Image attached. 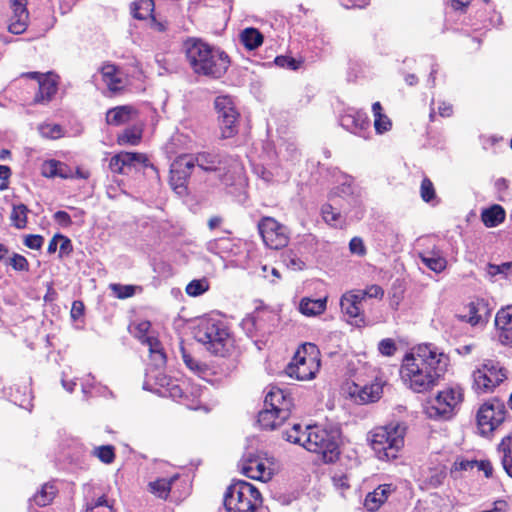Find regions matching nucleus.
Listing matches in <instances>:
<instances>
[{"label": "nucleus", "mask_w": 512, "mask_h": 512, "mask_svg": "<svg viewBox=\"0 0 512 512\" xmlns=\"http://www.w3.org/2000/svg\"><path fill=\"white\" fill-rule=\"evenodd\" d=\"M450 363L447 354L432 344L419 345L405 354L400 366V377L416 393L431 391L445 375Z\"/></svg>", "instance_id": "f257e3e1"}, {"label": "nucleus", "mask_w": 512, "mask_h": 512, "mask_svg": "<svg viewBox=\"0 0 512 512\" xmlns=\"http://www.w3.org/2000/svg\"><path fill=\"white\" fill-rule=\"evenodd\" d=\"M183 47L186 59L195 74L218 79L230 66V57L226 52L211 46L201 38H188L184 41Z\"/></svg>", "instance_id": "f03ea898"}, {"label": "nucleus", "mask_w": 512, "mask_h": 512, "mask_svg": "<svg viewBox=\"0 0 512 512\" xmlns=\"http://www.w3.org/2000/svg\"><path fill=\"white\" fill-rule=\"evenodd\" d=\"M194 337L215 356L227 357L235 349L234 338L228 326L217 318H202L194 328Z\"/></svg>", "instance_id": "7ed1b4c3"}, {"label": "nucleus", "mask_w": 512, "mask_h": 512, "mask_svg": "<svg viewBox=\"0 0 512 512\" xmlns=\"http://www.w3.org/2000/svg\"><path fill=\"white\" fill-rule=\"evenodd\" d=\"M406 426L399 422H391L379 426L371 432V448L381 461H391L398 458L404 447Z\"/></svg>", "instance_id": "20e7f679"}, {"label": "nucleus", "mask_w": 512, "mask_h": 512, "mask_svg": "<svg viewBox=\"0 0 512 512\" xmlns=\"http://www.w3.org/2000/svg\"><path fill=\"white\" fill-rule=\"evenodd\" d=\"M223 503L227 512H259L263 505V498L253 484L237 480L226 488Z\"/></svg>", "instance_id": "39448f33"}, {"label": "nucleus", "mask_w": 512, "mask_h": 512, "mask_svg": "<svg viewBox=\"0 0 512 512\" xmlns=\"http://www.w3.org/2000/svg\"><path fill=\"white\" fill-rule=\"evenodd\" d=\"M304 448L320 456L325 464H334L340 459L339 435L317 425L308 428Z\"/></svg>", "instance_id": "423d86ee"}, {"label": "nucleus", "mask_w": 512, "mask_h": 512, "mask_svg": "<svg viewBox=\"0 0 512 512\" xmlns=\"http://www.w3.org/2000/svg\"><path fill=\"white\" fill-rule=\"evenodd\" d=\"M320 367V350L315 344L307 342L297 348L285 371L290 378L307 381L316 377Z\"/></svg>", "instance_id": "0eeeda50"}, {"label": "nucleus", "mask_w": 512, "mask_h": 512, "mask_svg": "<svg viewBox=\"0 0 512 512\" xmlns=\"http://www.w3.org/2000/svg\"><path fill=\"white\" fill-rule=\"evenodd\" d=\"M463 400L464 393L461 387H446L427 402L425 413L430 419L448 420L456 413Z\"/></svg>", "instance_id": "6e6552de"}, {"label": "nucleus", "mask_w": 512, "mask_h": 512, "mask_svg": "<svg viewBox=\"0 0 512 512\" xmlns=\"http://www.w3.org/2000/svg\"><path fill=\"white\" fill-rule=\"evenodd\" d=\"M472 388L478 394L492 393L507 379V370L497 361L488 359L472 373Z\"/></svg>", "instance_id": "1a4fd4ad"}, {"label": "nucleus", "mask_w": 512, "mask_h": 512, "mask_svg": "<svg viewBox=\"0 0 512 512\" xmlns=\"http://www.w3.org/2000/svg\"><path fill=\"white\" fill-rule=\"evenodd\" d=\"M508 411L505 403L497 397L485 401L478 409L476 419L481 435H491L503 424Z\"/></svg>", "instance_id": "9d476101"}, {"label": "nucleus", "mask_w": 512, "mask_h": 512, "mask_svg": "<svg viewBox=\"0 0 512 512\" xmlns=\"http://www.w3.org/2000/svg\"><path fill=\"white\" fill-rule=\"evenodd\" d=\"M220 138L229 139L239 132L240 113L229 96H218L215 99Z\"/></svg>", "instance_id": "9b49d317"}, {"label": "nucleus", "mask_w": 512, "mask_h": 512, "mask_svg": "<svg viewBox=\"0 0 512 512\" xmlns=\"http://www.w3.org/2000/svg\"><path fill=\"white\" fill-rule=\"evenodd\" d=\"M257 227L263 242L270 249L279 250L288 245L287 228L273 217H262Z\"/></svg>", "instance_id": "f8f14e48"}, {"label": "nucleus", "mask_w": 512, "mask_h": 512, "mask_svg": "<svg viewBox=\"0 0 512 512\" xmlns=\"http://www.w3.org/2000/svg\"><path fill=\"white\" fill-rule=\"evenodd\" d=\"M21 78L37 81L38 91L33 99L34 104H48L58 91L60 77L53 72H25L21 74Z\"/></svg>", "instance_id": "ddd939ff"}, {"label": "nucleus", "mask_w": 512, "mask_h": 512, "mask_svg": "<svg viewBox=\"0 0 512 512\" xmlns=\"http://www.w3.org/2000/svg\"><path fill=\"white\" fill-rule=\"evenodd\" d=\"M240 469L246 477L267 482L274 474L273 462L257 454H248L240 461Z\"/></svg>", "instance_id": "4468645a"}, {"label": "nucleus", "mask_w": 512, "mask_h": 512, "mask_svg": "<svg viewBox=\"0 0 512 512\" xmlns=\"http://www.w3.org/2000/svg\"><path fill=\"white\" fill-rule=\"evenodd\" d=\"M195 168L192 154H181L175 158L170 167L169 183L174 190L186 189Z\"/></svg>", "instance_id": "2eb2a0df"}, {"label": "nucleus", "mask_w": 512, "mask_h": 512, "mask_svg": "<svg viewBox=\"0 0 512 512\" xmlns=\"http://www.w3.org/2000/svg\"><path fill=\"white\" fill-rule=\"evenodd\" d=\"M264 407L279 413L280 418H289L294 408V400L290 392L277 386H271L264 399Z\"/></svg>", "instance_id": "dca6fc26"}, {"label": "nucleus", "mask_w": 512, "mask_h": 512, "mask_svg": "<svg viewBox=\"0 0 512 512\" xmlns=\"http://www.w3.org/2000/svg\"><path fill=\"white\" fill-rule=\"evenodd\" d=\"M136 163L142 164L144 167L149 165V158L144 153L121 151L111 157L109 168L113 173L126 174Z\"/></svg>", "instance_id": "f3484780"}, {"label": "nucleus", "mask_w": 512, "mask_h": 512, "mask_svg": "<svg viewBox=\"0 0 512 512\" xmlns=\"http://www.w3.org/2000/svg\"><path fill=\"white\" fill-rule=\"evenodd\" d=\"M362 301L357 290H351L342 295L340 307L342 312L351 320V323L359 325L365 322Z\"/></svg>", "instance_id": "a211bd4d"}, {"label": "nucleus", "mask_w": 512, "mask_h": 512, "mask_svg": "<svg viewBox=\"0 0 512 512\" xmlns=\"http://www.w3.org/2000/svg\"><path fill=\"white\" fill-rule=\"evenodd\" d=\"M27 0H11L10 8L12 14L9 17L8 31L15 35L24 33L29 24V11Z\"/></svg>", "instance_id": "6ab92c4d"}, {"label": "nucleus", "mask_w": 512, "mask_h": 512, "mask_svg": "<svg viewBox=\"0 0 512 512\" xmlns=\"http://www.w3.org/2000/svg\"><path fill=\"white\" fill-rule=\"evenodd\" d=\"M494 322L499 343L512 348V305L499 309Z\"/></svg>", "instance_id": "aec40b11"}, {"label": "nucleus", "mask_w": 512, "mask_h": 512, "mask_svg": "<svg viewBox=\"0 0 512 512\" xmlns=\"http://www.w3.org/2000/svg\"><path fill=\"white\" fill-rule=\"evenodd\" d=\"M99 72L109 92L120 94L124 91L126 81L123 77V72L117 65L111 62H104Z\"/></svg>", "instance_id": "412c9836"}, {"label": "nucleus", "mask_w": 512, "mask_h": 512, "mask_svg": "<svg viewBox=\"0 0 512 512\" xmlns=\"http://www.w3.org/2000/svg\"><path fill=\"white\" fill-rule=\"evenodd\" d=\"M348 394L357 404L376 402L382 394V386L379 383L359 385L352 383L348 386Z\"/></svg>", "instance_id": "4be33fe9"}, {"label": "nucleus", "mask_w": 512, "mask_h": 512, "mask_svg": "<svg viewBox=\"0 0 512 512\" xmlns=\"http://www.w3.org/2000/svg\"><path fill=\"white\" fill-rule=\"evenodd\" d=\"M396 490L397 486L392 483L378 485L366 495L363 504L365 509L369 512L378 511Z\"/></svg>", "instance_id": "5701e85b"}, {"label": "nucleus", "mask_w": 512, "mask_h": 512, "mask_svg": "<svg viewBox=\"0 0 512 512\" xmlns=\"http://www.w3.org/2000/svg\"><path fill=\"white\" fill-rule=\"evenodd\" d=\"M192 160L197 166L205 172H217L224 164V156L218 151H200L192 154Z\"/></svg>", "instance_id": "b1692460"}, {"label": "nucleus", "mask_w": 512, "mask_h": 512, "mask_svg": "<svg viewBox=\"0 0 512 512\" xmlns=\"http://www.w3.org/2000/svg\"><path fill=\"white\" fill-rule=\"evenodd\" d=\"M341 124L347 130L357 134L370 127V119L362 110H351L342 115Z\"/></svg>", "instance_id": "393cba45"}, {"label": "nucleus", "mask_w": 512, "mask_h": 512, "mask_svg": "<svg viewBox=\"0 0 512 512\" xmlns=\"http://www.w3.org/2000/svg\"><path fill=\"white\" fill-rule=\"evenodd\" d=\"M418 256L422 263L435 273H441L447 267V260L436 245H433L431 249L427 248L420 251Z\"/></svg>", "instance_id": "a878e982"}, {"label": "nucleus", "mask_w": 512, "mask_h": 512, "mask_svg": "<svg viewBox=\"0 0 512 512\" xmlns=\"http://www.w3.org/2000/svg\"><path fill=\"white\" fill-rule=\"evenodd\" d=\"M138 111L132 105H120L109 109L106 113V123L112 126H120L128 123Z\"/></svg>", "instance_id": "bb28decb"}, {"label": "nucleus", "mask_w": 512, "mask_h": 512, "mask_svg": "<svg viewBox=\"0 0 512 512\" xmlns=\"http://www.w3.org/2000/svg\"><path fill=\"white\" fill-rule=\"evenodd\" d=\"M483 312H487L486 304L482 300H476L465 305L458 317L460 320L475 326L484 322Z\"/></svg>", "instance_id": "cd10ccee"}, {"label": "nucleus", "mask_w": 512, "mask_h": 512, "mask_svg": "<svg viewBox=\"0 0 512 512\" xmlns=\"http://www.w3.org/2000/svg\"><path fill=\"white\" fill-rule=\"evenodd\" d=\"M42 175L46 178H55L59 177L62 179H72L74 178V173L72 168L61 161L50 159L43 163L42 165Z\"/></svg>", "instance_id": "c85d7f7f"}, {"label": "nucleus", "mask_w": 512, "mask_h": 512, "mask_svg": "<svg viewBox=\"0 0 512 512\" xmlns=\"http://www.w3.org/2000/svg\"><path fill=\"white\" fill-rule=\"evenodd\" d=\"M327 300V296L318 299L303 297L299 302V312L307 317L319 316L326 311Z\"/></svg>", "instance_id": "c756f323"}, {"label": "nucleus", "mask_w": 512, "mask_h": 512, "mask_svg": "<svg viewBox=\"0 0 512 512\" xmlns=\"http://www.w3.org/2000/svg\"><path fill=\"white\" fill-rule=\"evenodd\" d=\"M178 480V474H175L170 478H158L148 483V491L155 497L166 500L171 492L172 485Z\"/></svg>", "instance_id": "7c9ffc66"}, {"label": "nucleus", "mask_w": 512, "mask_h": 512, "mask_svg": "<svg viewBox=\"0 0 512 512\" xmlns=\"http://www.w3.org/2000/svg\"><path fill=\"white\" fill-rule=\"evenodd\" d=\"M481 221L487 228L497 227L502 224L506 218L505 209L499 204H493L481 212Z\"/></svg>", "instance_id": "2f4dec72"}, {"label": "nucleus", "mask_w": 512, "mask_h": 512, "mask_svg": "<svg viewBox=\"0 0 512 512\" xmlns=\"http://www.w3.org/2000/svg\"><path fill=\"white\" fill-rule=\"evenodd\" d=\"M239 41L248 51L259 48L264 42V35L254 27H247L239 34Z\"/></svg>", "instance_id": "473e14b6"}, {"label": "nucleus", "mask_w": 512, "mask_h": 512, "mask_svg": "<svg viewBox=\"0 0 512 512\" xmlns=\"http://www.w3.org/2000/svg\"><path fill=\"white\" fill-rule=\"evenodd\" d=\"M58 494V488L54 481L44 483L41 488L33 495L31 501L38 507H45L50 505L56 495Z\"/></svg>", "instance_id": "72a5a7b5"}, {"label": "nucleus", "mask_w": 512, "mask_h": 512, "mask_svg": "<svg viewBox=\"0 0 512 512\" xmlns=\"http://www.w3.org/2000/svg\"><path fill=\"white\" fill-rule=\"evenodd\" d=\"M288 418H280L279 413H274L272 409L264 407L258 413L257 422L265 430H274L282 426Z\"/></svg>", "instance_id": "f704fd0d"}, {"label": "nucleus", "mask_w": 512, "mask_h": 512, "mask_svg": "<svg viewBox=\"0 0 512 512\" xmlns=\"http://www.w3.org/2000/svg\"><path fill=\"white\" fill-rule=\"evenodd\" d=\"M154 8L153 0H135L130 5V13L137 20H146L152 17Z\"/></svg>", "instance_id": "c9c22d12"}, {"label": "nucleus", "mask_w": 512, "mask_h": 512, "mask_svg": "<svg viewBox=\"0 0 512 512\" xmlns=\"http://www.w3.org/2000/svg\"><path fill=\"white\" fill-rule=\"evenodd\" d=\"M498 451L502 453L501 464L503 469L512 478V433L501 440Z\"/></svg>", "instance_id": "e433bc0d"}, {"label": "nucleus", "mask_w": 512, "mask_h": 512, "mask_svg": "<svg viewBox=\"0 0 512 512\" xmlns=\"http://www.w3.org/2000/svg\"><path fill=\"white\" fill-rule=\"evenodd\" d=\"M372 112L374 115L375 131L378 134H383L389 131L392 127V122L389 117L383 113V107L380 102L373 103Z\"/></svg>", "instance_id": "4c0bfd02"}, {"label": "nucleus", "mask_w": 512, "mask_h": 512, "mask_svg": "<svg viewBox=\"0 0 512 512\" xmlns=\"http://www.w3.org/2000/svg\"><path fill=\"white\" fill-rule=\"evenodd\" d=\"M29 208L23 204H14L10 213L11 225L16 229H25L28 223Z\"/></svg>", "instance_id": "58836bf2"}, {"label": "nucleus", "mask_w": 512, "mask_h": 512, "mask_svg": "<svg viewBox=\"0 0 512 512\" xmlns=\"http://www.w3.org/2000/svg\"><path fill=\"white\" fill-rule=\"evenodd\" d=\"M144 345L148 346L150 357L152 361L155 362L156 366H164L166 364V353L164 351L162 343L159 341L157 337L146 339V343Z\"/></svg>", "instance_id": "ea45409f"}, {"label": "nucleus", "mask_w": 512, "mask_h": 512, "mask_svg": "<svg viewBox=\"0 0 512 512\" xmlns=\"http://www.w3.org/2000/svg\"><path fill=\"white\" fill-rule=\"evenodd\" d=\"M142 140V129L138 127H128L122 133L117 135V144L136 146Z\"/></svg>", "instance_id": "a19ab883"}, {"label": "nucleus", "mask_w": 512, "mask_h": 512, "mask_svg": "<svg viewBox=\"0 0 512 512\" xmlns=\"http://www.w3.org/2000/svg\"><path fill=\"white\" fill-rule=\"evenodd\" d=\"M310 427L311 426H306L305 428H303L301 424H293L290 429L285 431V439L288 442H291L293 444H299L302 447H304L305 438L306 435L308 434V428Z\"/></svg>", "instance_id": "79ce46f5"}, {"label": "nucleus", "mask_w": 512, "mask_h": 512, "mask_svg": "<svg viewBox=\"0 0 512 512\" xmlns=\"http://www.w3.org/2000/svg\"><path fill=\"white\" fill-rule=\"evenodd\" d=\"M321 215L324 222L334 228L341 226L342 215L331 204L325 203L321 207Z\"/></svg>", "instance_id": "37998d69"}, {"label": "nucleus", "mask_w": 512, "mask_h": 512, "mask_svg": "<svg viewBox=\"0 0 512 512\" xmlns=\"http://www.w3.org/2000/svg\"><path fill=\"white\" fill-rule=\"evenodd\" d=\"M166 391L168 392L169 396L173 398L176 401H179L185 405L187 404L188 395L186 393V389L184 388V383H178L176 381L170 380L167 383Z\"/></svg>", "instance_id": "c03bdc74"}, {"label": "nucleus", "mask_w": 512, "mask_h": 512, "mask_svg": "<svg viewBox=\"0 0 512 512\" xmlns=\"http://www.w3.org/2000/svg\"><path fill=\"white\" fill-rule=\"evenodd\" d=\"M420 196L424 202H431L436 198V191L433 182L425 176L420 185Z\"/></svg>", "instance_id": "a18cd8bd"}, {"label": "nucleus", "mask_w": 512, "mask_h": 512, "mask_svg": "<svg viewBox=\"0 0 512 512\" xmlns=\"http://www.w3.org/2000/svg\"><path fill=\"white\" fill-rule=\"evenodd\" d=\"M476 464H477V460H467L464 458H457L454 461V463L450 469V474L452 477L457 478L458 472L472 470L475 468Z\"/></svg>", "instance_id": "49530a36"}, {"label": "nucleus", "mask_w": 512, "mask_h": 512, "mask_svg": "<svg viewBox=\"0 0 512 512\" xmlns=\"http://www.w3.org/2000/svg\"><path fill=\"white\" fill-rule=\"evenodd\" d=\"M274 63L278 67L296 71L301 67L303 61L297 60L291 56L279 55V56L275 57Z\"/></svg>", "instance_id": "de8ad7c7"}, {"label": "nucleus", "mask_w": 512, "mask_h": 512, "mask_svg": "<svg viewBox=\"0 0 512 512\" xmlns=\"http://www.w3.org/2000/svg\"><path fill=\"white\" fill-rule=\"evenodd\" d=\"M110 289L118 299H127L133 297L136 292V286L123 285L119 283L111 284Z\"/></svg>", "instance_id": "09e8293b"}, {"label": "nucleus", "mask_w": 512, "mask_h": 512, "mask_svg": "<svg viewBox=\"0 0 512 512\" xmlns=\"http://www.w3.org/2000/svg\"><path fill=\"white\" fill-rule=\"evenodd\" d=\"M209 288V284L205 279L202 280H192L186 286V293L189 296H199L205 293Z\"/></svg>", "instance_id": "8fccbe9b"}, {"label": "nucleus", "mask_w": 512, "mask_h": 512, "mask_svg": "<svg viewBox=\"0 0 512 512\" xmlns=\"http://www.w3.org/2000/svg\"><path fill=\"white\" fill-rule=\"evenodd\" d=\"M95 455L105 464H110L115 459V449L112 445H102L95 449Z\"/></svg>", "instance_id": "3c124183"}, {"label": "nucleus", "mask_w": 512, "mask_h": 512, "mask_svg": "<svg viewBox=\"0 0 512 512\" xmlns=\"http://www.w3.org/2000/svg\"><path fill=\"white\" fill-rule=\"evenodd\" d=\"M180 351H181V355H182V359L185 363V365L187 366V368H189L191 371L193 372H197V373H200V372H203L204 371V368L203 366L201 365V363L199 361H197L186 349L184 346H181L180 347Z\"/></svg>", "instance_id": "603ef678"}, {"label": "nucleus", "mask_w": 512, "mask_h": 512, "mask_svg": "<svg viewBox=\"0 0 512 512\" xmlns=\"http://www.w3.org/2000/svg\"><path fill=\"white\" fill-rule=\"evenodd\" d=\"M357 292L359 293L362 300L365 298H375L381 300L384 297V289L377 284L369 285L363 290H357Z\"/></svg>", "instance_id": "864d4df0"}, {"label": "nucleus", "mask_w": 512, "mask_h": 512, "mask_svg": "<svg viewBox=\"0 0 512 512\" xmlns=\"http://www.w3.org/2000/svg\"><path fill=\"white\" fill-rule=\"evenodd\" d=\"M151 327L149 321H141L134 326V337H136L142 344L146 343V339H151L154 336H148V331Z\"/></svg>", "instance_id": "5fc2aeb1"}, {"label": "nucleus", "mask_w": 512, "mask_h": 512, "mask_svg": "<svg viewBox=\"0 0 512 512\" xmlns=\"http://www.w3.org/2000/svg\"><path fill=\"white\" fill-rule=\"evenodd\" d=\"M40 133L42 136L51 138V139H57L62 137V127L59 124H45L41 125Z\"/></svg>", "instance_id": "6e6d98bb"}, {"label": "nucleus", "mask_w": 512, "mask_h": 512, "mask_svg": "<svg viewBox=\"0 0 512 512\" xmlns=\"http://www.w3.org/2000/svg\"><path fill=\"white\" fill-rule=\"evenodd\" d=\"M9 265L15 271H28L29 270V262L28 260L21 254L13 253L9 259Z\"/></svg>", "instance_id": "4d7b16f0"}, {"label": "nucleus", "mask_w": 512, "mask_h": 512, "mask_svg": "<svg viewBox=\"0 0 512 512\" xmlns=\"http://www.w3.org/2000/svg\"><path fill=\"white\" fill-rule=\"evenodd\" d=\"M378 350L382 355L390 357L396 353L397 346L393 339L385 338L379 342Z\"/></svg>", "instance_id": "13d9d810"}, {"label": "nucleus", "mask_w": 512, "mask_h": 512, "mask_svg": "<svg viewBox=\"0 0 512 512\" xmlns=\"http://www.w3.org/2000/svg\"><path fill=\"white\" fill-rule=\"evenodd\" d=\"M512 268V262H505L500 265L489 263L486 267L487 274L494 277L498 274H507Z\"/></svg>", "instance_id": "bf43d9fd"}, {"label": "nucleus", "mask_w": 512, "mask_h": 512, "mask_svg": "<svg viewBox=\"0 0 512 512\" xmlns=\"http://www.w3.org/2000/svg\"><path fill=\"white\" fill-rule=\"evenodd\" d=\"M44 243V237L39 234H29L24 238V245L30 249L39 250Z\"/></svg>", "instance_id": "052dcab7"}, {"label": "nucleus", "mask_w": 512, "mask_h": 512, "mask_svg": "<svg viewBox=\"0 0 512 512\" xmlns=\"http://www.w3.org/2000/svg\"><path fill=\"white\" fill-rule=\"evenodd\" d=\"M12 176V170L7 165H0V191H5L9 188V180Z\"/></svg>", "instance_id": "680f3d73"}, {"label": "nucleus", "mask_w": 512, "mask_h": 512, "mask_svg": "<svg viewBox=\"0 0 512 512\" xmlns=\"http://www.w3.org/2000/svg\"><path fill=\"white\" fill-rule=\"evenodd\" d=\"M349 249L351 253L357 254L359 256H364L366 254V247L364 245L363 240L360 237H353L350 240Z\"/></svg>", "instance_id": "e2e57ef3"}, {"label": "nucleus", "mask_w": 512, "mask_h": 512, "mask_svg": "<svg viewBox=\"0 0 512 512\" xmlns=\"http://www.w3.org/2000/svg\"><path fill=\"white\" fill-rule=\"evenodd\" d=\"M53 218L62 227H69L72 225L71 216L64 210L55 212Z\"/></svg>", "instance_id": "0e129e2a"}, {"label": "nucleus", "mask_w": 512, "mask_h": 512, "mask_svg": "<svg viewBox=\"0 0 512 512\" xmlns=\"http://www.w3.org/2000/svg\"><path fill=\"white\" fill-rule=\"evenodd\" d=\"M84 312H85L84 303L80 300L73 301L71 311H70L71 318L73 320H78L84 316Z\"/></svg>", "instance_id": "69168bd1"}, {"label": "nucleus", "mask_w": 512, "mask_h": 512, "mask_svg": "<svg viewBox=\"0 0 512 512\" xmlns=\"http://www.w3.org/2000/svg\"><path fill=\"white\" fill-rule=\"evenodd\" d=\"M479 471H483L486 478H490L493 475V465L489 460H477L476 466Z\"/></svg>", "instance_id": "338daca9"}, {"label": "nucleus", "mask_w": 512, "mask_h": 512, "mask_svg": "<svg viewBox=\"0 0 512 512\" xmlns=\"http://www.w3.org/2000/svg\"><path fill=\"white\" fill-rule=\"evenodd\" d=\"M61 244H60V253L59 256L62 257L63 255H69L73 251V246L71 240L61 234Z\"/></svg>", "instance_id": "774afa93"}]
</instances>
